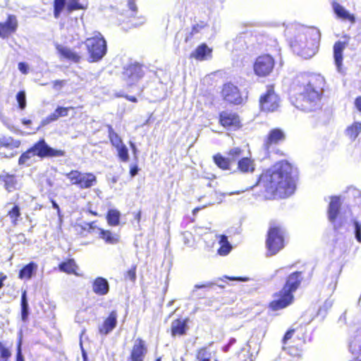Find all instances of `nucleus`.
Wrapping results in <instances>:
<instances>
[{"mask_svg": "<svg viewBox=\"0 0 361 361\" xmlns=\"http://www.w3.org/2000/svg\"><path fill=\"white\" fill-rule=\"evenodd\" d=\"M290 268H291V267H281V268H280V269H277V270L276 271V274H279V273L284 272L287 269H290Z\"/></svg>", "mask_w": 361, "mask_h": 361, "instance_id": "nucleus-62", "label": "nucleus"}, {"mask_svg": "<svg viewBox=\"0 0 361 361\" xmlns=\"http://www.w3.org/2000/svg\"><path fill=\"white\" fill-rule=\"evenodd\" d=\"M16 99L18 103L19 108L20 109H24L26 106V97L25 92H19L16 95Z\"/></svg>", "mask_w": 361, "mask_h": 361, "instance_id": "nucleus-44", "label": "nucleus"}, {"mask_svg": "<svg viewBox=\"0 0 361 361\" xmlns=\"http://www.w3.org/2000/svg\"><path fill=\"white\" fill-rule=\"evenodd\" d=\"M147 353L144 341L137 338L135 340L130 353V361H143Z\"/></svg>", "mask_w": 361, "mask_h": 361, "instance_id": "nucleus-16", "label": "nucleus"}, {"mask_svg": "<svg viewBox=\"0 0 361 361\" xmlns=\"http://www.w3.org/2000/svg\"><path fill=\"white\" fill-rule=\"evenodd\" d=\"M260 107L262 111L272 112L279 106V99L272 86H268L266 92L260 97Z\"/></svg>", "mask_w": 361, "mask_h": 361, "instance_id": "nucleus-9", "label": "nucleus"}, {"mask_svg": "<svg viewBox=\"0 0 361 361\" xmlns=\"http://www.w3.org/2000/svg\"><path fill=\"white\" fill-rule=\"evenodd\" d=\"M6 279V276L5 275L1 274L0 275V288L3 286V281Z\"/></svg>", "mask_w": 361, "mask_h": 361, "instance_id": "nucleus-64", "label": "nucleus"}, {"mask_svg": "<svg viewBox=\"0 0 361 361\" xmlns=\"http://www.w3.org/2000/svg\"><path fill=\"white\" fill-rule=\"evenodd\" d=\"M117 312L113 310L110 312L109 317L104 321L103 324L99 327V332L102 335H108L117 324Z\"/></svg>", "mask_w": 361, "mask_h": 361, "instance_id": "nucleus-17", "label": "nucleus"}, {"mask_svg": "<svg viewBox=\"0 0 361 361\" xmlns=\"http://www.w3.org/2000/svg\"><path fill=\"white\" fill-rule=\"evenodd\" d=\"M27 65L24 62H20L18 63V69L23 74H26L27 73Z\"/></svg>", "mask_w": 361, "mask_h": 361, "instance_id": "nucleus-52", "label": "nucleus"}, {"mask_svg": "<svg viewBox=\"0 0 361 361\" xmlns=\"http://www.w3.org/2000/svg\"><path fill=\"white\" fill-rule=\"evenodd\" d=\"M16 361H24L23 356L21 353V342L19 341L18 345V352H17V357Z\"/></svg>", "mask_w": 361, "mask_h": 361, "instance_id": "nucleus-53", "label": "nucleus"}, {"mask_svg": "<svg viewBox=\"0 0 361 361\" xmlns=\"http://www.w3.org/2000/svg\"><path fill=\"white\" fill-rule=\"evenodd\" d=\"M73 107H62L59 106L55 111L56 112L59 117L67 116L68 114L69 109H72Z\"/></svg>", "mask_w": 361, "mask_h": 361, "instance_id": "nucleus-48", "label": "nucleus"}, {"mask_svg": "<svg viewBox=\"0 0 361 361\" xmlns=\"http://www.w3.org/2000/svg\"><path fill=\"white\" fill-rule=\"evenodd\" d=\"M214 160L215 164L221 169H229L231 161L230 159L225 158L221 156L220 154H216L214 157Z\"/></svg>", "mask_w": 361, "mask_h": 361, "instance_id": "nucleus-35", "label": "nucleus"}, {"mask_svg": "<svg viewBox=\"0 0 361 361\" xmlns=\"http://www.w3.org/2000/svg\"><path fill=\"white\" fill-rule=\"evenodd\" d=\"M56 49L61 56L73 62H78L80 59V56L68 47L58 45Z\"/></svg>", "mask_w": 361, "mask_h": 361, "instance_id": "nucleus-26", "label": "nucleus"}, {"mask_svg": "<svg viewBox=\"0 0 361 361\" xmlns=\"http://www.w3.org/2000/svg\"><path fill=\"white\" fill-rule=\"evenodd\" d=\"M11 356L9 350L5 348L0 343V357L1 360H6Z\"/></svg>", "mask_w": 361, "mask_h": 361, "instance_id": "nucleus-51", "label": "nucleus"}, {"mask_svg": "<svg viewBox=\"0 0 361 361\" xmlns=\"http://www.w3.org/2000/svg\"><path fill=\"white\" fill-rule=\"evenodd\" d=\"M121 213L116 209L109 210L106 219L109 225L116 226L119 224Z\"/></svg>", "mask_w": 361, "mask_h": 361, "instance_id": "nucleus-31", "label": "nucleus"}, {"mask_svg": "<svg viewBox=\"0 0 361 361\" xmlns=\"http://www.w3.org/2000/svg\"><path fill=\"white\" fill-rule=\"evenodd\" d=\"M99 233V236L103 239L106 243L110 245H115L119 242L120 235L118 233H114L108 230L98 228Z\"/></svg>", "mask_w": 361, "mask_h": 361, "instance_id": "nucleus-25", "label": "nucleus"}, {"mask_svg": "<svg viewBox=\"0 0 361 361\" xmlns=\"http://www.w3.org/2000/svg\"><path fill=\"white\" fill-rule=\"evenodd\" d=\"M333 9L336 16L342 20L349 21L353 24L355 22V18L353 14H351L343 6L337 2L333 3Z\"/></svg>", "mask_w": 361, "mask_h": 361, "instance_id": "nucleus-19", "label": "nucleus"}, {"mask_svg": "<svg viewBox=\"0 0 361 361\" xmlns=\"http://www.w3.org/2000/svg\"><path fill=\"white\" fill-rule=\"evenodd\" d=\"M130 146L134 154H135L137 153V147H136L135 145L133 142H130Z\"/></svg>", "mask_w": 361, "mask_h": 361, "instance_id": "nucleus-63", "label": "nucleus"}, {"mask_svg": "<svg viewBox=\"0 0 361 361\" xmlns=\"http://www.w3.org/2000/svg\"><path fill=\"white\" fill-rule=\"evenodd\" d=\"M18 27V21L15 16L10 15L5 23H0V37L6 38L13 33Z\"/></svg>", "mask_w": 361, "mask_h": 361, "instance_id": "nucleus-15", "label": "nucleus"}, {"mask_svg": "<svg viewBox=\"0 0 361 361\" xmlns=\"http://www.w3.org/2000/svg\"><path fill=\"white\" fill-rule=\"evenodd\" d=\"M222 95L224 100L231 104H239L243 101L238 87L232 83H226L224 85Z\"/></svg>", "mask_w": 361, "mask_h": 361, "instance_id": "nucleus-13", "label": "nucleus"}, {"mask_svg": "<svg viewBox=\"0 0 361 361\" xmlns=\"http://www.w3.org/2000/svg\"><path fill=\"white\" fill-rule=\"evenodd\" d=\"M59 118V117L58 116L56 112L54 111V113L51 114L49 116H48L44 119L42 120V126L47 125L51 122L56 121Z\"/></svg>", "mask_w": 361, "mask_h": 361, "instance_id": "nucleus-47", "label": "nucleus"}, {"mask_svg": "<svg viewBox=\"0 0 361 361\" xmlns=\"http://www.w3.org/2000/svg\"><path fill=\"white\" fill-rule=\"evenodd\" d=\"M346 47L345 42L338 41L334 46V58L337 70L341 71L343 61V51Z\"/></svg>", "mask_w": 361, "mask_h": 361, "instance_id": "nucleus-21", "label": "nucleus"}, {"mask_svg": "<svg viewBox=\"0 0 361 361\" xmlns=\"http://www.w3.org/2000/svg\"><path fill=\"white\" fill-rule=\"evenodd\" d=\"M109 137L110 140V142L111 145L116 147H118L119 146L123 145V141L121 138L119 137V135L114 130L111 126H109Z\"/></svg>", "mask_w": 361, "mask_h": 361, "instance_id": "nucleus-33", "label": "nucleus"}, {"mask_svg": "<svg viewBox=\"0 0 361 361\" xmlns=\"http://www.w3.org/2000/svg\"><path fill=\"white\" fill-rule=\"evenodd\" d=\"M138 172V169L137 166H132L130 170V173L132 177H134L137 175Z\"/></svg>", "mask_w": 361, "mask_h": 361, "instance_id": "nucleus-58", "label": "nucleus"}, {"mask_svg": "<svg viewBox=\"0 0 361 361\" xmlns=\"http://www.w3.org/2000/svg\"><path fill=\"white\" fill-rule=\"evenodd\" d=\"M0 178H2L5 183V187L7 190L9 192L16 189V180L13 176L12 175H6L0 176Z\"/></svg>", "mask_w": 361, "mask_h": 361, "instance_id": "nucleus-37", "label": "nucleus"}, {"mask_svg": "<svg viewBox=\"0 0 361 361\" xmlns=\"http://www.w3.org/2000/svg\"><path fill=\"white\" fill-rule=\"evenodd\" d=\"M73 185H76L80 189H87L97 184V178L92 173H81L72 170L66 174Z\"/></svg>", "mask_w": 361, "mask_h": 361, "instance_id": "nucleus-7", "label": "nucleus"}, {"mask_svg": "<svg viewBox=\"0 0 361 361\" xmlns=\"http://www.w3.org/2000/svg\"><path fill=\"white\" fill-rule=\"evenodd\" d=\"M142 76L143 71L138 64H130L124 68L123 77L128 86L136 84Z\"/></svg>", "mask_w": 361, "mask_h": 361, "instance_id": "nucleus-12", "label": "nucleus"}, {"mask_svg": "<svg viewBox=\"0 0 361 361\" xmlns=\"http://www.w3.org/2000/svg\"><path fill=\"white\" fill-rule=\"evenodd\" d=\"M118 152V156L119 159L124 162H126L129 159L128 149L127 147L123 144L118 147H116Z\"/></svg>", "mask_w": 361, "mask_h": 361, "instance_id": "nucleus-42", "label": "nucleus"}, {"mask_svg": "<svg viewBox=\"0 0 361 361\" xmlns=\"http://www.w3.org/2000/svg\"><path fill=\"white\" fill-rule=\"evenodd\" d=\"M145 22V18L144 17L139 18V22H135L133 24L135 25H141Z\"/></svg>", "mask_w": 361, "mask_h": 361, "instance_id": "nucleus-60", "label": "nucleus"}, {"mask_svg": "<svg viewBox=\"0 0 361 361\" xmlns=\"http://www.w3.org/2000/svg\"><path fill=\"white\" fill-rule=\"evenodd\" d=\"M29 314V307L26 297V291L22 293L21 296V317L23 322H26Z\"/></svg>", "mask_w": 361, "mask_h": 361, "instance_id": "nucleus-34", "label": "nucleus"}, {"mask_svg": "<svg viewBox=\"0 0 361 361\" xmlns=\"http://www.w3.org/2000/svg\"><path fill=\"white\" fill-rule=\"evenodd\" d=\"M188 319H177L172 322L171 325V335L173 336H182L185 334L187 329V322Z\"/></svg>", "mask_w": 361, "mask_h": 361, "instance_id": "nucleus-23", "label": "nucleus"}, {"mask_svg": "<svg viewBox=\"0 0 361 361\" xmlns=\"http://www.w3.org/2000/svg\"><path fill=\"white\" fill-rule=\"evenodd\" d=\"M135 0H128V7L130 11H132L133 13H136L137 8V6L135 4Z\"/></svg>", "mask_w": 361, "mask_h": 361, "instance_id": "nucleus-57", "label": "nucleus"}, {"mask_svg": "<svg viewBox=\"0 0 361 361\" xmlns=\"http://www.w3.org/2000/svg\"><path fill=\"white\" fill-rule=\"evenodd\" d=\"M285 139L283 131L279 128H274L270 130L267 138L264 142V146L267 149L273 144H277L279 142Z\"/></svg>", "mask_w": 361, "mask_h": 361, "instance_id": "nucleus-20", "label": "nucleus"}, {"mask_svg": "<svg viewBox=\"0 0 361 361\" xmlns=\"http://www.w3.org/2000/svg\"><path fill=\"white\" fill-rule=\"evenodd\" d=\"M292 171V166L289 163L286 161H279L263 173L255 185L245 190L261 183L266 192L271 195L279 198L288 197L293 194L296 188Z\"/></svg>", "mask_w": 361, "mask_h": 361, "instance_id": "nucleus-2", "label": "nucleus"}, {"mask_svg": "<svg viewBox=\"0 0 361 361\" xmlns=\"http://www.w3.org/2000/svg\"><path fill=\"white\" fill-rule=\"evenodd\" d=\"M219 122L222 126L228 130H236L240 126L238 116L232 112L222 111L219 115Z\"/></svg>", "mask_w": 361, "mask_h": 361, "instance_id": "nucleus-14", "label": "nucleus"}, {"mask_svg": "<svg viewBox=\"0 0 361 361\" xmlns=\"http://www.w3.org/2000/svg\"><path fill=\"white\" fill-rule=\"evenodd\" d=\"M238 169L243 173H253L255 169L254 159L248 157L239 159L238 162Z\"/></svg>", "mask_w": 361, "mask_h": 361, "instance_id": "nucleus-24", "label": "nucleus"}, {"mask_svg": "<svg viewBox=\"0 0 361 361\" xmlns=\"http://www.w3.org/2000/svg\"><path fill=\"white\" fill-rule=\"evenodd\" d=\"M330 199L327 209L328 219L334 230H338L343 224V221L338 219L343 200L341 196H332Z\"/></svg>", "mask_w": 361, "mask_h": 361, "instance_id": "nucleus-8", "label": "nucleus"}, {"mask_svg": "<svg viewBox=\"0 0 361 361\" xmlns=\"http://www.w3.org/2000/svg\"><path fill=\"white\" fill-rule=\"evenodd\" d=\"M30 149L35 156L40 158L61 157L64 154L63 151L49 147L44 140L38 141Z\"/></svg>", "mask_w": 361, "mask_h": 361, "instance_id": "nucleus-11", "label": "nucleus"}, {"mask_svg": "<svg viewBox=\"0 0 361 361\" xmlns=\"http://www.w3.org/2000/svg\"><path fill=\"white\" fill-rule=\"evenodd\" d=\"M242 153V150L239 147H234L231 149L228 152V159H230L231 161H234L236 159H238Z\"/></svg>", "mask_w": 361, "mask_h": 361, "instance_id": "nucleus-45", "label": "nucleus"}, {"mask_svg": "<svg viewBox=\"0 0 361 361\" xmlns=\"http://www.w3.org/2000/svg\"><path fill=\"white\" fill-rule=\"evenodd\" d=\"M354 225L355 238L359 243H361V225L357 221H354Z\"/></svg>", "mask_w": 361, "mask_h": 361, "instance_id": "nucleus-50", "label": "nucleus"}, {"mask_svg": "<svg viewBox=\"0 0 361 361\" xmlns=\"http://www.w3.org/2000/svg\"><path fill=\"white\" fill-rule=\"evenodd\" d=\"M320 33L318 30L308 29L298 34L291 42L293 51L304 59L312 57L317 51Z\"/></svg>", "mask_w": 361, "mask_h": 361, "instance_id": "nucleus-3", "label": "nucleus"}, {"mask_svg": "<svg viewBox=\"0 0 361 361\" xmlns=\"http://www.w3.org/2000/svg\"><path fill=\"white\" fill-rule=\"evenodd\" d=\"M325 84L320 75H300L293 82L291 98L296 108L304 111H312L319 106Z\"/></svg>", "mask_w": 361, "mask_h": 361, "instance_id": "nucleus-1", "label": "nucleus"}, {"mask_svg": "<svg viewBox=\"0 0 361 361\" xmlns=\"http://www.w3.org/2000/svg\"><path fill=\"white\" fill-rule=\"evenodd\" d=\"M37 268V265L35 262H30L25 266L19 273V278L30 279L35 270Z\"/></svg>", "mask_w": 361, "mask_h": 361, "instance_id": "nucleus-29", "label": "nucleus"}, {"mask_svg": "<svg viewBox=\"0 0 361 361\" xmlns=\"http://www.w3.org/2000/svg\"><path fill=\"white\" fill-rule=\"evenodd\" d=\"M183 243L188 247H192L193 245V236L192 234L189 231H185L182 233Z\"/></svg>", "mask_w": 361, "mask_h": 361, "instance_id": "nucleus-43", "label": "nucleus"}, {"mask_svg": "<svg viewBox=\"0 0 361 361\" xmlns=\"http://www.w3.org/2000/svg\"><path fill=\"white\" fill-rule=\"evenodd\" d=\"M79 0H68L66 5V11L68 13H72L73 11L87 8V6L79 3Z\"/></svg>", "mask_w": 361, "mask_h": 361, "instance_id": "nucleus-38", "label": "nucleus"}, {"mask_svg": "<svg viewBox=\"0 0 361 361\" xmlns=\"http://www.w3.org/2000/svg\"><path fill=\"white\" fill-rule=\"evenodd\" d=\"M51 203H52V207L54 209H56L57 210L58 214H59L60 213V208H59V206L58 205V204L55 201H54V200L51 201Z\"/></svg>", "mask_w": 361, "mask_h": 361, "instance_id": "nucleus-61", "label": "nucleus"}, {"mask_svg": "<svg viewBox=\"0 0 361 361\" xmlns=\"http://www.w3.org/2000/svg\"><path fill=\"white\" fill-rule=\"evenodd\" d=\"M94 293L99 295H105L109 290V285L107 280L102 277H97L92 285Z\"/></svg>", "mask_w": 361, "mask_h": 361, "instance_id": "nucleus-22", "label": "nucleus"}, {"mask_svg": "<svg viewBox=\"0 0 361 361\" xmlns=\"http://www.w3.org/2000/svg\"><path fill=\"white\" fill-rule=\"evenodd\" d=\"M35 157V156L34 155L32 151L30 148L20 155L18 159V164L19 165H25L29 166L34 163Z\"/></svg>", "mask_w": 361, "mask_h": 361, "instance_id": "nucleus-28", "label": "nucleus"}, {"mask_svg": "<svg viewBox=\"0 0 361 361\" xmlns=\"http://www.w3.org/2000/svg\"><path fill=\"white\" fill-rule=\"evenodd\" d=\"M84 43L89 54L87 59L89 62H98L106 55V42L100 32H94L93 36L87 38Z\"/></svg>", "mask_w": 361, "mask_h": 361, "instance_id": "nucleus-5", "label": "nucleus"}, {"mask_svg": "<svg viewBox=\"0 0 361 361\" xmlns=\"http://www.w3.org/2000/svg\"><path fill=\"white\" fill-rule=\"evenodd\" d=\"M302 280V272L295 271L290 274L282 290L275 295L276 299L270 303V307L276 311L290 305L294 298L293 293L298 288Z\"/></svg>", "mask_w": 361, "mask_h": 361, "instance_id": "nucleus-4", "label": "nucleus"}, {"mask_svg": "<svg viewBox=\"0 0 361 361\" xmlns=\"http://www.w3.org/2000/svg\"><path fill=\"white\" fill-rule=\"evenodd\" d=\"M295 332L294 329L289 330L286 332L283 337V343H286L289 339H290Z\"/></svg>", "mask_w": 361, "mask_h": 361, "instance_id": "nucleus-55", "label": "nucleus"}, {"mask_svg": "<svg viewBox=\"0 0 361 361\" xmlns=\"http://www.w3.org/2000/svg\"><path fill=\"white\" fill-rule=\"evenodd\" d=\"M197 359L199 361H209V355L206 348H201L197 354Z\"/></svg>", "mask_w": 361, "mask_h": 361, "instance_id": "nucleus-46", "label": "nucleus"}, {"mask_svg": "<svg viewBox=\"0 0 361 361\" xmlns=\"http://www.w3.org/2000/svg\"><path fill=\"white\" fill-rule=\"evenodd\" d=\"M275 62L269 54L259 56L254 64V71L257 75L265 77L273 71Z\"/></svg>", "mask_w": 361, "mask_h": 361, "instance_id": "nucleus-10", "label": "nucleus"}, {"mask_svg": "<svg viewBox=\"0 0 361 361\" xmlns=\"http://www.w3.org/2000/svg\"><path fill=\"white\" fill-rule=\"evenodd\" d=\"M66 0H54V16L56 18H59L61 11L66 6Z\"/></svg>", "mask_w": 361, "mask_h": 361, "instance_id": "nucleus-41", "label": "nucleus"}, {"mask_svg": "<svg viewBox=\"0 0 361 361\" xmlns=\"http://www.w3.org/2000/svg\"><path fill=\"white\" fill-rule=\"evenodd\" d=\"M283 235L284 231L281 226H271L267 239V247L269 255H276L283 247Z\"/></svg>", "mask_w": 361, "mask_h": 361, "instance_id": "nucleus-6", "label": "nucleus"}, {"mask_svg": "<svg viewBox=\"0 0 361 361\" xmlns=\"http://www.w3.org/2000/svg\"><path fill=\"white\" fill-rule=\"evenodd\" d=\"M212 49L206 44L199 45L194 51L190 54V57L198 61H205L212 58Z\"/></svg>", "mask_w": 361, "mask_h": 361, "instance_id": "nucleus-18", "label": "nucleus"}, {"mask_svg": "<svg viewBox=\"0 0 361 361\" xmlns=\"http://www.w3.org/2000/svg\"><path fill=\"white\" fill-rule=\"evenodd\" d=\"M355 106H356L357 109L360 111H361V97L357 98L356 100H355Z\"/></svg>", "mask_w": 361, "mask_h": 361, "instance_id": "nucleus-59", "label": "nucleus"}, {"mask_svg": "<svg viewBox=\"0 0 361 361\" xmlns=\"http://www.w3.org/2000/svg\"><path fill=\"white\" fill-rule=\"evenodd\" d=\"M361 132V123L355 122L346 129V135L352 140H355Z\"/></svg>", "mask_w": 361, "mask_h": 361, "instance_id": "nucleus-32", "label": "nucleus"}, {"mask_svg": "<svg viewBox=\"0 0 361 361\" xmlns=\"http://www.w3.org/2000/svg\"><path fill=\"white\" fill-rule=\"evenodd\" d=\"M20 145L19 140L13 139L9 136L0 137V148L5 147L8 149L18 148Z\"/></svg>", "mask_w": 361, "mask_h": 361, "instance_id": "nucleus-27", "label": "nucleus"}, {"mask_svg": "<svg viewBox=\"0 0 361 361\" xmlns=\"http://www.w3.org/2000/svg\"><path fill=\"white\" fill-rule=\"evenodd\" d=\"M8 216L10 217L11 222L13 225H16L18 218L20 216V209L19 206L14 205L11 210L8 212Z\"/></svg>", "mask_w": 361, "mask_h": 361, "instance_id": "nucleus-39", "label": "nucleus"}, {"mask_svg": "<svg viewBox=\"0 0 361 361\" xmlns=\"http://www.w3.org/2000/svg\"><path fill=\"white\" fill-rule=\"evenodd\" d=\"M126 279H129L131 281H134L136 279V267H131L125 275Z\"/></svg>", "mask_w": 361, "mask_h": 361, "instance_id": "nucleus-49", "label": "nucleus"}, {"mask_svg": "<svg viewBox=\"0 0 361 361\" xmlns=\"http://www.w3.org/2000/svg\"><path fill=\"white\" fill-rule=\"evenodd\" d=\"M207 27V24L203 21H200V22L193 25L189 35H188L185 38V41H188L194 35H195L197 33L201 32V31Z\"/></svg>", "mask_w": 361, "mask_h": 361, "instance_id": "nucleus-36", "label": "nucleus"}, {"mask_svg": "<svg viewBox=\"0 0 361 361\" xmlns=\"http://www.w3.org/2000/svg\"><path fill=\"white\" fill-rule=\"evenodd\" d=\"M219 244L221 246L218 250V253L221 256L227 255L231 252L232 247L226 235L220 236Z\"/></svg>", "mask_w": 361, "mask_h": 361, "instance_id": "nucleus-30", "label": "nucleus"}, {"mask_svg": "<svg viewBox=\"0 0 361 361\" xmlns=\"http://www.w3.org/2000/svg\"><path fill=\"white\" fill-rule=\"evenodd\" d=\"M75 264L72 259L63 262L59 265L60 270L68 274L73 273L75 270Z\"/></svg>", "mask_w": 361, "mask_h": 361, "instance_id": "nucleus-40", "label": "nucleus"}, {"mask_svg": "<svg viewBox=\"0 0 361 361\" xmlns=\"http://www.w3.org/2000/svg\"><path fill=\"white\" fill-rule=\"evenodd\" d=\"M54 83V88L56 90H59L61 87H62L65 84V80H55L53 82Z\"/></svg>", "mask_w": 361, "mask_h": 361, "instance_id": "nucleus-54", "label": "nucleus"}, {"mask_svg": "<svg viewBox=\"0 0 361 361\" xmlns=\"http://www.w3.org/2000/svg\"><path fill=\"white\" fill-rule=\"evenodd\" d=\"M213 285L212 283L208 282L204 284H196L194 286L193 292H195L198 288H209L211 287Z\"/></svg>", "mask_w": 361, "mask_h": 361, "instance_id": "nucleus-56", "label": "nucleus"}]
</instances>
